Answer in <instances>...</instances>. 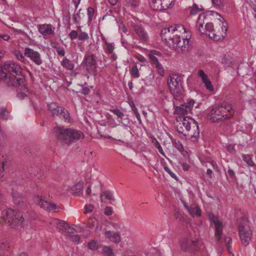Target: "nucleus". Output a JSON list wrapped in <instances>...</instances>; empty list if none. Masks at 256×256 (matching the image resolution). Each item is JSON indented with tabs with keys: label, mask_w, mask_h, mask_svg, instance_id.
<instances>
[{
	"label": "nucleus",
	"mask_w": 256,
	"mask_h": 256,
	"mask_svg": "<svg viewBox=\"0 0 256 256\" xmlns=\"http://www.w3.org/2000/svg\"><path fill=\"white\" fill-rule=\"evenodd\" d=\"M88 16V22H90L92 20V17L94 14V9L92 7H89L87 10Z\"/></svg>",
	"instance_id": "a18cd8bd"
},
{
	"label": "nucleus",
	"mask_w": 256,
	"mask_h": 256,
	"mask_svg": "<svg viewBox=\"0 0 256 256\" xmlns=\"http://www.w3.org/2000/svg\"><path fill=\"white\" fill-rule=\"evenodd\" d=\"M220 28L216 27L215 32H213L208 34V36L210 38H213L214 40L218 41L222 40L226 35V28L224 23L220 20L219 21Z\"/></svg>",
	"instance_id": "9b49d317"
},
{
	"label": "nucleus",
	"mask_w": 256,
	"mask_h": 256,
	"mask_svg": "<svg viewBox=\"0 0 256 256\" xmlns=\"http://www.w3.org/2000/svg\"><path fill=\"white\" fill-rule=\"evenodd\" d=\"M188 212L192 217L194 216L199 217L201 216V210L198 206H191L188 208Z\"/></svg>",
	"instance_id": "a878e982"
},
{
	"label": "nucleus",
	"mask_w": 256,
	"mask_h": 256,
	"mask_svg": "<svg viewBox=\"0 0 256 256\" xmlns=\"http://www.w3.org/2000/svg\"><path fill=\"white\" fill-rule=\"evenodd\" d=\"M100 198L101 202H103V197H104L105 198L109 200H114V198L112 195V194L110 190H105L102 192L100 194Z\"/></svg>",
	"instance_id": "bb28decb"
},
{
	"label": "nucleus",
	"mask_w": 256,
	"mask_h": 256,
	"mask_svg": "<svg viewBox=\"0 0 256 256\" xmlns=\"http://www.w3.org/2000/svg\"><path fill=\"white\" fill-rule=\"evenodd\" d=\"M4 222H6L7 223V218L6 215V212L2 216L0 217V223H2Z\"/></svg>",
	"instance_id": "bf43d9fd"
},
{
	"label": "nucleus",
	"mask_w": 256,
	"mask_h": 256,
	"mask_svg": "<svg viewBox=\"0 0 256 256\" xmlns=\"http://www.w3.org/2000/svg\"><path fill=\"white\" fill-rule=\"evenodd\" d=\"M224 242L226 247V248L228 250V252L229 253L231 254L232 252V248L230 244L232 242V238L229 236L225 237L224 238Z\"/></svg>",
	"instance_id": "7c9ffc66"
},
{
	"label": "nucleus",
	"mask_w": 256,
	"mask_h": 256,
	"mask_svg": "<svg viewBox=\"0 0 256 256\" xmlns=\"http://www.w3.org/2000/svg\"><path fill=\"white\" fill-rule=\"evenodd\" d=\"M204 10V8H198V6L196 4H194L192 7V10H190V14L195 15L198 12L200 11H203Z\"/></svg>",
	"instance_id": "c9c22d12"
},
{
	"label": "nucleus",
	"mask_w": 256,
	"mask_h": 256,
	"mask_svg": "<svg viewBox=\"0 0 256 256\" xmlns=\"http://www.w3.org/2000/svg\"><path fill=\"white\" fill-rule=\"evenodd\" d=\"M72 2L74 4L75 8H77L80 3V0H72Z\"/></svg>",
	"instance_id": "774afa93"
},
{
	"label": "nucleus",
	"mask_w": 256,
	"mask_h": 256,
	"mask_svg": "<svg viewBox=\"0 0 256 256\" xmlns=\"http://www.w3.org/2000/svg\"><path fill=\"white\" fill-rule=\"evenodd\" d=\"M38 205L40 206L41 208L48 211H53L57 208V206L56 204L49 202L46 200H40L38 202Z\"/></svg>",
	"instance_id": "5701e85b"
},
{
	"label": "nucleus",
	"mask_w": 256,
	"mask_h": 256,
	"mask_svg": "<svg viewBox=\"0 0 256 256\" xmlns=\"http://www.w3.org/2000/svg\"><path fill=\"white\" fill-rule=\"evenodd\" d=\"M126 2L132 7H136L138 5V0H125Z\"/></svg>",
	"instance_id": "49530a36"
},
{
	"label": "nucleus",
	"mask_w": 256,
	"mask_h": 256,
	"mask_svg": "<svg viewBox=\"0 0 256 256\" xmlns=\"http://www.w3.org/2000/svg\"><path fill=\"white\" fill-rule=\"evenodd\" d=\"M222 63L227 64L228 66H231L232 64L231 60L226 56H224V58L222 59Z\"/></svg>",
	"instance_id": "6e6d98bb"
},
{
	"label": "nucleus",
	"mask_w": 256,
	"mask_h": 256,
	"mask_svg": "<svg viewBox=\"0 0 256 256\" xmlns=\"http://www.w3.org/2000/svg\"><path fill=\"white\" fill-rule=\"evenodd\" d=\"M110 110L121 119H122L124 116V114L118 109H111Z\"/></svg>",
	"instance_id": "79ce46f5"
},
{
	"label": "nucleus",
	"mask_w": 256,
	"mask_h": 256,
	"mask_svg": "<svg viewBox=\"0 0 256 256\" xmlns=\"http://www.w3.org/2000/svg\"><path fill=\"white\" fill-rule=\"evenodd\" d=\"M104 234L105 237L112 242L118 244L121 242V237L120 232H118L112 234L111 231L108 230L106 231Z\"/></svg>",
	"instance_id": "412c9836"
},
{
	"label": "nucleus",
	"mask_w": 256,
	"mask_h": 256,
	"mask_svg": "<svg viewBox=\"0 0 256 256\" xmlns=\"http://www.w3.org/2000/svg\"><path fill=\"white\" fill-rule=\"evenodd\" d=\"M243 160L250 166H254V162H252V158L249 155H244Z\"/></svg>",
	"instance_id": "ea45409f"
},
{
	"label": "nucleus",
	"mask_w": 256,
	"mask_h": 256,
	"mask_svg": "<svg viewBox=\"0 0 256 256\" xmlns=\"http://www.w3.org/2000/svg\"><path fill=\"white\" fill-rule=\"evenodd\" d=\"M88 247L90 249L95 250L98 248V244L96 242L92 240L88 243Z\"/></svg>",
	"instance_id": "e433bc0d"
},
{
	"label": "nucleus",
	"mask_w": 256,
	"mask_h": 256,
	"mask_svg": "<svg viewBox=\"0 0 256 256\" xmlns=\"http://www.w3.org/2000/svg\"><path fill=\"white\" fill-rule=\"evenodd\" d=\"M84 64L88 72H94L97 68V63L94 54H88L85 56Z\"/></svg>",
	"instance_id": "4468645a"
},
{
	"label": "nucleus",
	"mask_w": 256,
	"mask_h": 256,
	"mask_svg": "<svg viewBox=\"0 0 256 256\" xmlns=\"http://www.w3.org/2000/svg\"><path fill=\"white\" fill-rule=\"evenodd\" d=\"M132 110L136 114V116L139 122L140 123L141 122L140 116V114L138 113V109L136 108V106H134V108H132Z\"/></svg>",
	"instance_id": "603ef678"
},
{
	"label": "nucleus",
	"mask_w": 256,
	"mask_h": 256,
	"mask_svg": "<svg viewBox=\"0 0 256 256\" xmlns=\"http://www.w3.org/2000/svg\"><path fill=\"white\" fill-rule=\"evenodd\" d=\"M56 52L58 55L64 56L65 54L64 50L62 48H58L56 49Z\"/></svg>",
	"instance_id": "4d7b16f0"
},
{
	"label": "nucleus",
	"mask_w": 256,
	"mask_h": 256,
	"mask_svg": "<svg viewBox=\"0 0 256 256\" xmlns=\"http://www.w3.org/2000/svg\"><path fill=\"white\" fill-rule=\"evenodd\" d=\"M10 38V36L7 34H0V42L2 40H8Z\"/></svg>",
	"instance_id": "13d9d810"
},
{
	"label": "nucleus",
	"mask_w": 256,
	"mask_h": 256,
	"mask_svg": "<svg viewBox=\"0 0 256 256\" xmlns=\"http://www.w3.org/2000/svg\"><path fill=\"white\" fill-rule=\"evenodd\" d=\"M182 78L177 74L170 75L168 78V85L170 93L176 99L178 98L183 91Z\"/></svg>",
	"instance_id": "0eeeda50"
},
{
	"label": "nucleus",
	"mask_w": 256,
	"mask_h": 256,
	"mask_svg": "<svg viewBox=\"0 0 256 256\" xmlns=\"http://www.w3.org/2000/svg\"><path fill=\"white\" fill-rule=\"evenodd\" d=\"M54 222L56 226L62 232L66 230L68 224L64 221L59 220H55Z\"/></svg>",
	"instance_id": "393cba45"
},
{
	"label": "nucleus",
	"mask_w": 256,
	"mask_h": 256,
	"mask_svg": "<svg viewBox=\"0 0 256 256\" xmlns=\"http://www.w3.org/2000/svg\"><path fill=\"white\" fill-rule=\"evenodd\" d=\"M24 55L38 66L42 63V60L39 52L30 48H25Z\"/></svg>",
	"instance_id": "2eb2a0df"
},
{
	"label": "nucleus",
	"mask_w": 256,
	"mask_h": 256,
	"mask_svg": "<svg viewBox=\"0 0 256 256\" xmlns=\"http://www.w3.org/2000/svg\"><path fill=\"white\" fill-rule=\"evenodd\" d=\"M130 74L134 78H137L139 77V72L136 66H132L130 70Z\"/></svg>",
	"instance_id": "72a5a7b5"
},
{
	"label": "nucleus",
	"mask_w": 256,
	"mask_h": 256,
	"mask_svg": "<svg viewBox=\"0 0 256 256\" xmlns=\"http://www.w3.org/2000/svg\"><path fill=\"white\" fill-rule=\"evenodd\" d=\"M39 32L44 36L52 34L54 33V30L51 24H44L38 26Z\"/></svg>",
	"instance_id": "4be33fe9"
},
{
	"label": "nucleus",
	"mask_w": 256,
	"mask_h": 256,
	"mask_svg": "<svg viewBox=\"0 0 256 256\" xmlns=\"http://www.w3.org/2000/svg\"><path fill=\"white\" fill-rule=\"evenodd\" d=\"M172 142L174 146L180 152H182L184 150V146L180 140L174 139L172 140Z\"/></svg>",
	"instance_id": "c85d7f7f"
},
{
	"label": "nucleus",
	"mask_w": 256,
	"mask_h": 256,
	"mask_svg": "<svg viewBox=\"0 0 256 256\" xmlns=\"http://www.w3.org/2000/svg\"><path fill=\"white\" fill-rule=\"evenodd\" d=\"M227 150L230 152H234V146L233 145H229L227 146Z\"/></svg>",
	"instance_id": "680f3d73"
},
{
	"label": "nucleus",
	"mask_w": 256,
	"mask_h": 256,
	"mask_svg": "<svg viewBox=\"0 0 256 256\" xmlns=\"http://www.w3.org/2000/svg\"><path fill=\"white\" fill-rule=\"evenodd\" d=\"M48 108L53 116H58L63 118L70 122V114L68 110L63 106L57 103L52 102L48 104Z\"/></svg>",
	"instance_id": "9d476101"
},
{
	"label": "nucleus",
	"mask_w": 256,
	"mask_h": 256,
	"mask_svg": "<svg viewBox=\"0 0 256 256\" xmlns=\"http://www.w3.org/2000/svg\"><path fill=\"white\" fill-rule=\"evenodd\" d=\"M83 186V182H79L76 184L72 186V190L74 193L78 192L82 189Z\"/></svg>",
	"instance_id": "c756f323"
},
{
	"label": "nucleus",
	"mask_w": 256,
	"mask_h": 256,
	"mask_svg": "<svg viewBox=\"0 0 256 256\" xmlns=\"http://www.w3.org/2000/svg\"><path fill=\"white\" fill-rule=\"evenodd\" d=\"M200 18L198 19V30L202 34H205L206 35H208V34H210L215 32V29L214 28V26L212 22H207L204 26V28L203 24L200 22Z\"/></svg>",
	"instance_id": "a211bd4d"
},
{
	"label": "nucleus",
	"mask_w": 256,
	"mask_h": 256,
	"mask_svg": "<svg viewBox=\"0 0 256 256\" xmlns=\"http://www.w3.org/2000/svg\"><path fill=\"white\" fill-rule=\"evenodd\" d=\"M102 254L104 256H112V250L110 246H104L102 248Z\"/></svg>",
	"instance_id": "2f4dec72"
},
{
	"label": "nucleus",
	"mask_w": 256,
	"mask_h": 256,
	"mask_svg": "<svg viewBox=\"0 0 256 256\" xmlns=\"http://www.w3.org/2000/svg\"><path fill=\"white\" fill-rule=\"evenodd\" d=\"M12 196L16 204L20 205L23 202L22 196L17 192L12 190Z\"/></svg>",
	"instance_id": "b1692460"
},
{
	"label": "nucleus",
	"mask_w": 256,
	"mask_h": 256,
	"mask_svg": "<svg viewBox=\"0 0 256 256\" xmlns=\"http://www.w3.org/2000/svg\"><path fill=\"white\" fill-rule=\"evenodd\" d=\"M62 65L68 70H72L74 68V65L72 62L66 58H63Z\"/></svg>",
	"instance_id": "cd10ccee"
},
{
	"label": "nucleus",
	"mask_w": 256,
	"mask_h": 256,
	"mask_svg": "<svg viewBox=\"0 0 256 256\" xmlns=\"http://www.w3.org/2000/svg\"><path fill=\"white\" fill-rule=\"evenodd\" d=\"M56 136L62 144H70L74 140L84 138V134L80 130L56 127L54 128Z\"/></svg>",
	"instance_id": "39448f33"
},
{
	"label": "nucleus",
	"mask_w": 256,
	"mask_h": 256,
	"mask_svg": "<svg viewBox=\"0 0 256 256\" xmlns=\"http://www.w3.org/2000/svg\"><path fill=\"white\" fill-rule=\"evenodd\" d=\"M7 224L11 228L19 229L28 222L26 214L9 208L6 211Z\"/></svg>",
	"instance_id": "423d86ee"
},
{
	"label": "nucleus",
	"mask_w": 256,
	"mask_h": 256,
	"mask_svg": "<svg viewBox=\"0 0 256 256\" xmlns=\"http://www.w3.org/2000/svg\"><path fill=\"white\" fill-rule=\"evenodd\" d=\"M155 65L159 74L161 76H164V70L162 65L160 62Z\"/></svg>",
	"instance_id": "37998d69"
},
{
	"label": "nucleus",
	"mask_w": 256,
	"mask_h": 256,
	"mask_svg": "<svg viewBox=\"0 0 256 256\" xmlns=\"http://www.w3.org/2000/svg\"><path fill=\"white\" fill-rule=\"evenodd\" d=\"M176 128L179 134L191 138H197L199 136L200 131L198 124L193 119H190L185 116L180 117L177 120Z\"/></svg>",
	"instance_id": "f03ea898"
},
{
	"label": "nucleus",
	"mask_w": 256,
	"mask_h": 256,
	"mask_svg": "<svg viewBox=\"0 0 256 256\" xmlns=\"http://www.w3.org/2000/svg\"><path fill=\"white\" fill-rule=\"evenodd\" d=\"M94 209V206L92 204L86 205L84 206V212L85 214H88L91 212Z\"/></svg>",
	"instance_id": "8fccbe9b"
},
{
	"label": "nucleus",
	"mask_w": 256,
	"mask_h": 256,
	"mask_svg": "<svg viewBox=\"0 0 256 256\" xmlns=\"http://www.w3.org/2000/svg\"><path fill=\"white\" fill-rule=\"evenodd\" d=\"M134 29L138 37L142 40H146L148 35L143 26L141 24H134Z\"/></svg>",
	"instance_id": "6ab92c4d"
},
{
	"label": "nucleus",
	"mask_w": 256,
	"mask_h": 256,
	"mask_svg": "<svg viewBox=\"0 0 256 256\" xmlns=\"http://www.w3.org/2000/svg\"><path fill=\"white\" fill-rule=\"evenodd\" d=\"M90 92V90L88 88H82L81 90V93L84 94H88Z\"/></svg>",
	"instance_id": "e2e57ef3"
},
{
	"label": "nucleus",
	"mask_w": 256,
	"mask_h": 256,
	"mask_svg": "<svg viewBox=\"0 0 256 256\" xmlns=\"http://www.w3.org/2000/svg\"><path fill=\"white\" fill-rule=\"evenodd\" d=\"M182 41L180 39L178 40L174 41V46L170 47L175 49L178 51H181L182 52H186L190 49V45L189 44V40L187 36L182 38Z\"/></svg>",
	"instance_id": "f8f14e48"
},
{
	"label": "nucleus",
	"mask_w": 256,
	"mask_h": 256,
	"mask_svg": "<svg viewBox=\"0 0 256 256\" xmlns=\"http://www.w3.org/2000/svg\"><path fill=\"white\" fill-rule=\"evenodd\" d=\"M186 29L180 24L164 28L161 32V37L163 42L169 47H174V41L185 37Z\"/></svg>",
	"instance_id": "7ed1b4c3"
},
{
	"label": "nucleus",
	"mask_w": 256,
	"mask_h": 256,
	"mask_svg": "<svg viewBox=\"0 0 256 256\" xmlns=\"http://www.w3.org/2000/svg\"><path fill=\"white\" fill-rule=\"evenodd\" d=\"M210 164L214 170H218V166L216 163L214 161H213V160L211 161Z\"/></svg>",
	"instance_id": "0e129e2a"
},
{
	"label": "nucleus",
	"mask_w": 256,
	"mask_h": 256,
	"mask_svg": "<svg viewBox=\"0 0 256 256\" xmlns=\"http://www.w3.org/2000/svg\"><path fill=\"white\" fill-rule=\"evenodd\" d=\"M238 234L243 245L246 246L249 244L252 236V230H250L248 221L242 218L238 224Z\"/></svg>",
	"instance_id": "6e6552de"
},
{
	"label": "nucleus",
	"mask_w": 256,
	"mask_h": 256,
	"mask_svg": "<svg viewBox=\"0 0 256 256\" xmlns=\"http://www.w3.org/2000/svg\"><path fill=\"white\" fill-rule=\"evenodd\" d=\"M66 231H67L70 234H74L76 230L74 228L70 227L68 225L67 230Z\"/></svg>",
	"instance_id": "052dcab7"
},
{
	"label": "nucleus",
	"mask_w": 256,
	"mask_h": 256,
	"mask_svg": "<svg viewBox=\"0 0 256 256\" xmlns=\"http://www.w3.org/2000/svg\"><path fill=\"white\" fill-rule=\"evenodd\" d=\"M78 34L75 30H72L69 34L68 36L71 40H74L77 38H78Z\"/></svg>",
	"instance_id": "de8ad7c7"
},
{
	"label": "nucleus",
	"mask_w": 256,
	"mask_h": 256,
	"mask_svg": "<svg viewBox=\"0 0 256 256\" xmlns=\"http://www.w3.org/2000/svg\"><path fill=\"white\" fill-rule=\"evenodd\" d=\"M84 16V14H82L80 13H76L74 14L73 15V21L74 23L76 24L78 23L82 16Z\"/></svg>",
	"instance_id": "a19ab883"
},
{
	"label": "nucleus",
	"mask_w": 256,
	"mask_h": 256,
	"mask_svg": "<svg viewBox=\"0 0 256 256\" xmlns=\"http://www.w3.org/2000/svg\"><path fill=\"white\" fill-rule=\"evenodd\" d=\"M209 218L214 224L216 227L215 236L217 240L220 241L222 232V223L219 221L218 218L214 215L210 216Z\"/></svg>",
	"instance_id": "f3484780"
},
{
	"label": "nucleus",
	"mask_w": 256,
	"mask_h": 256,
	"mask_svg": "<svg viewBox=\"0 0 256 256\" xmlns=\"http://www.w3.org/2000/svg\"><path fill=\"white\" fill-rule=\"evenodd\" d=\"M194 101L190 100L188 102L181 104L180 106H176L174 113L177 114H186L190 112L193 108Z\"/></svg>",
	"instance_id": "dca6fc26"
},
{
	"label": "nucleus",
	"mask_w": 256,
	"mask_h": 256,
	"mask_svg": "<svg viewBox=\"0 0 256 256\" xmlns=\"http://www.w3.org/2000/svg\"><path fill=\"white\" fill-rule=\"evenodd\" d=\"M212 4L216 7H220L222 6V0H212Z\"/></svg>",
	"instance_id": "3c124183"
},
{
	"label": "nucleus",
	"mask_w": 256,
	"mask_h": 256,
	"mask_svg": "<svg viewBox=\"0 0 256 256\" xmlns=\"http://www.w3.org/2000/svg\"><path fill=\"white\" fill-rule=\"evenodd\" d=\"M234 114L231 104L224 102L212 108L208 114V118L212 122H219L230 119Z\"/></svg>",
	"instance_id": "20e7f679"
},
{
	"label": "nucleus",
	"mask_w": 256,
	"mask_h": 256,
	"mask_svg": "<svg viewBox=\"0 0 256 256\" xmlns=\"http://www.w3.org/2000/svg\"><path fill=\"white\" fill-rule=\"evenodd\" d=\"M113 213L112 208V207L107 206L104 210V214L107 216H111Z\"/></svg>",
	"instance_id": "09e8293b"
},
{
	"label": "nucleus",
	"mask_w": 256,
	"mask_h": 256,
	"mask_svg": "<svg viewBox=\"0 0 256 256\" xmlns=\"http://www.w3.org/2000/svg\"><path fill=\"white\" fill-rule=\"evenodd\" d=\"M180 245L182 250L190 253L198 251L202 246L201 242L190 237H185L180 240Z\"/></svg>",
	"instance_id": "1a4fd4ad"
},
{
	"label": "nucleus",
	"mask_w": 256,
	"mask_h": 256,
	"mask_svg": "<svg viewBox=\"0 0 256 256\" xmlns=\"http://www.w3.org/2000/svg\"><path fill=\"white\" fill-rule=\"evenodd\" d=\"M8 117V112L6 108L0 110V119L6 120Z\"/></svg>",
	"instance_id": "4c0bfd02"
},
{
	"label": "nucleus",
	"mask_w": 256,
	"mask_h": 256,
	"mask_svg": "<svg viewBox=\"0 0 256 256\" xmlns=\"http://www.w3.org/2000/svg\"><path fill=\"white\" fill-rule=\"evenodd\" d=\"M89 36L88 34L84 32H81L78 36V38L79 40H84L88 39Z\"/></svg>",
	"instance_id": "c03bdc74"
},
{
	"label": "nucleus",
	"mask_w": 256,
	"mask_h": 256,
	"mask_svg": "<svg viewBox=\"0 0 256 256\" xmlns=\"http://www.w3.org/2000/svg\"><path fill=\"white\" fill-rule=\"evenodd\" d=\"M22 68L17 64L6 62L2 68L0 80L8 86H19L24 84V76Z\"/></svg>",
	"instance_id": "f257e3e1"
},
{
	"label": "nucleus",
	"mask_w": 256,
	"mask_h": 256,
	"mask_svg": "<svg viewBox=\"0 0 256 256\" xmlns=\"http://www.w3.org/2000/svg\"><path fill=\"white\" fill-rule=\"evenodd\" d=\"M17 96L18 98L23 99L25 98V96H26V94L24 93L21 92V93H18L17 94Z\"/></svg>",
	"instance_id": "338daca9"
},
{
	"label": "nucleus",
	"mask_w": 256,
	"mask_h": 256,
	"mask_svg": "<svg viewBox=\"0 0 256 256\" xmlns=\"http://www.w3.org/2000/svg\"><path fill=\"white\" fill-rule=\"evenodd\" d=\"M156 146L158 148V152L163 156H165V154L162 150V147L160 146V143L156 141Z\"/></svg>",
	"instance_id": "5fc2aeb1"
},
{
	"label": "nucleus",
	"mask_w": 256,
	"mask_h": 256,
	"mask_svg": "<svg viewBox=\"0 0 256 256\" xmlns=\"http://www.w3.org/2000/svg\"><path fill=\"white\" fill-rule=\"evenodd\" d=\"M159 54L160 53L158 52H154L150 53L148 54L149 58L152 64H156L159 63L158 58L155 56Z\"/></svg>",
	"instance_id": "473e14b6"
},
{
	"label": "nucleus",
	"mask_w": 256,
	"mask_h": 256,
	"mask_svg": "<svg viewBox=\"0 0 256 256\" xmlns=\"http://www.w3.org/2000/svg\"><path fill=\"white\" fill-rule=\"evenodd\" d=\"M182 169L186 171V170H188V169L190 168V166L186 163H183L182 164Z\"/></svg>",
	"instance_id": "69168bd1"
},
{
	"label": "nucleus",
	"mask_w": 256,
	"mask_h": 256,
	"mask_svg": "<svg viewBox=\"0 0 256 256\" xmlns=\"http://www.w3.org/2000/svg\"><path fill=\"white\" fill-rule=\"evenodd\" d=\"M16 56L18 60H20L22 62H24L25 60L24 56L20 52H16Z\"/></svg>",
	"instance_id": "864d4df0"
},
{
	"label": "nucleus",
	"mask_w": 256,
	"mask_h": 256,
	"mask_svg": "<svg viewBox=\"0 0 256 256\" xmlns=\"http://www.w3.org/2000/svg\"><path fill=\"white\" fill-rule=\"evenodd\" d=\"M103 40L104 42V44L106 46V50L109 54H112L114 52V46L112 44L108 43L104 38H103Z\"/></svg>",
	"instance_id": "f704fd0d"
},
{
	"label": "nucleus",
	"mask_w": 256,
	"mask_h": 256,
	"mask_svg": "<svg viewBox=\"0 0 256 256\" xmlns=\"http://www.w3.org/2000/svg\"><path fill=\"white\" fill-rule=\"evenodd\" d=\"M67 238L70 241H72L76 244H78L80 242V237L78 235H68Z\"/></svg>",
	"instance_id": "58836bf2"
},
{
	"label": "nucleus",
	"mask_w": 256,
	"mask_h": 256,
	"mask_svg": "<svg viewBox=\"0 0 256 256\" xmlns=\"http://www.w3.org/2000/svg\"><path fill=\"white\" fill-rule=\"evenodd\" d=\"M148 1L150 8L156 11L166 10L172 5V4L169 2L168 0H148Z\"/></svg>",
	"instance_id": "ddd939ff"
},
{
	"label": "nucleus",
	"mask_w": 256,
	"mask_h": 256,
	"mask_svg": "<svg viewBox=\"0 0 256 256\" xmlns=\"http://www.w3.org/2000/svg\"><path fill=\"white\" fill-rule=\"evenodd\" d=\"M198 76L201 78L202 81L204 84L207 90L210 92L214 90V87L208 78V76L204 73L203 70H200L198 72Z\"/></svg>",
	"instance_id": "aec40b11"
}]
</instances>
